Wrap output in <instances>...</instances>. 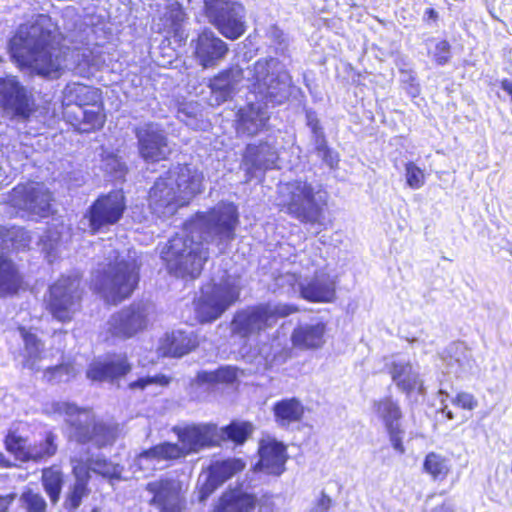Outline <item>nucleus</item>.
I'll return each instance as SVG.
<instances>
[{
    "label": "nucleus",
    "instance_id": "f257e3e1",
    "mask_svg": "<svg viewBox=\"0 0 512 512\" xmlns=\"http://www.w3.org/2000/svg\"><path fill=\"white\" fill-rule=\"evenodd\" d=\"M65 35L52 24L36 21L21 26L9 42V52L20 68H31L37 75L58 79L69 54Z\"/></svg>",
    "mask_w": 512,
    "mask_h": 512
},
{
    "label": "nucleus",
    "instance_id": "f03ea898",
    "mask_svg": "<svg viewBox=\"0 0 512 512\" xmlns=\"http://www.w3.org/2000/svg\"><path fill=\"white\" fill-rule=\"evenodd\" d=\"M204 175L189 163H178L157 177L147 193V207L157 217L175 214L203 192Z\"/></svg>",
    "mask_w": 512,
    "mask_h": 512
},
{
    "label": "nucleus",
    "instance_id": "7ed1b4c3",
    "mask_svg": "<svg viewBox=\"0 0 512 512\" xmlns=\"http://www.w3.org/2000/svg\"><path fill=\"white\" fill-rule=\"evenodd\" d=\"M61 116L76 134L101 131L107 122V109L101 88L82 82H68L61 93Z\"/></svg>",
    "mask_w": 512,
    "mask_h": 512
},
{
    "label": "nucleus",
    "instance_id": "20e7f679",
    "mask_svg": "<svg viewBox=\"0 0 512 512\" xmlns=\"http://www.w3.org/2000/svg\"><path fill=\"white\" fill-rule=\"evenodd\" d=\"M209 248L189 234H174L160 252L167 272L177 278L195 280L209 260Z\"/></svg>",
    "mask_w": 512,
    "mask_h": 512
},
{
    "label": "nucleus",
    "instance_id": "39448f33",
    "mask_svg": "<svg viewBox=\"0 0 512 512\" xmlns=\"http://www.w3.org/2000/svg\"><path fill=\"white\" fill-rule=\"evenodd\" d=\"M316 194L315 187L306 179L288 181L278 191V210L302 224L322 225L326 201L317 202Z\"/></svg>",
    "mask_w": 512,
    "mask_h": 512
},
{
    "label": "nucleus",
    "instance_id": "423d86ee",
    "mask_svg": "<svg viewBox=\"0 0 512 512\" xmlns=\"http://www.w3.org/2000/svg\"><path fill=\"white\" fill-rule=\"evenodd\" d=\"M140 281V264L135 259L115 257L96 277V289L105 302L118 305L129 299Z\"/></svg>",
    "mask_w": 512,
    "mask_h": 512
},
{
    "label": "nucleus",
    "instance_id": "0eeeda50",
    "mask_svg": "<svg viewBox=\"0 0 512 512\" xmlns=\"http://www.w3.org/2000/svg\"><path fill=\"white\" fill-rule=\"evenodd\" d=\"M84 288L80 275H61L47 289L44 309L60 323H70L82 309Z\"/></svg>",
    "mask_w": 512,
    "mask_h": 512
},
{
    "label": "nucleus",
    "instance_id": "6e6552de",
    "mask_svg": "<svg viewBox=\"0 0 512 512\" xmlns=\"http://www.w3.org/2000/svg\"><path fill=\"white\" fill-rule=\"evenodd\" d=\"M299 309L291 304L259 303L247 306L235 312L231 320V334L241 339L258 336L273 328L280 318L298 312Z\"/></svg>",
    "mask_w": 512,
    "mask_h": 512
},
{
    "label": "nucleus",
    "instance_id": "1a4fd4ad",
    "mask_svg": "<svg viewBox=\"0 0 512 512\" xmlns=\"http://www.w3.org/2000/svg\"><path fill=\"white\" fill-rule=\"evenodd\" d=\"M126 210L127 200L121 189L99 194L84 213L89 233L96 235L108 232L122 220Z\"/></svg>",
    "mask_w": 512,
    "mask_h": 512
},
{
    "label": "nucleus",
    "instance_id": "9d476101",
    "mask_svg": "<svg viewBox=\"0 0 512 512\" xmlns=\"http://www.w3.org/2000/svg\"><path fill=\"white\" fill-rule=\"evenodd\" d=\"M8 204L17 211L39 218H48L56 213L55 196L43 182L18 183L8 194Z\"/></svg>",
    "mask_w": 512,
    "mask_h": 512
},
{
    "label": "nucleus",
    "instance_id": "9b49d317",
    "mask_svg": "<svg viewBox=\"0 0 512 512\" xmlns=\"http://www.w3.org/2000/svg\"><path fill=\"white\" fill-rule=\"evenodd\" d=\"M209 22L229 40H237L246 32L245 8L233 0H204Z\"/></svg>",
    "mask_w": 512,
    "mask_h": 512
},
{
    "label": "nucleus",
    "instance_id": "f8f14e48",
    "mask_svg": "<svg viewBox=\"0 0 512 512\" xmlns=\"http://www.w3.org/2000/svg\"><path fill=\"white\" fill-rule=\"evenodd\" d=\"M240 298V287L229 277L212 285L209 293L195 300L194 310L200 323H210L218 319L230 306Z\"/></svg>",
    "mask_w": 512,
    "mask_h": 512
},
{
    "label": "nucleus",
    "instance_id": "ddd939ff",
    "mask_svg": "<svg viewBox=\"0 0 512 512\" xmlns=\"http://www.w3.org/2000/svg\"><path fill=\"white\" fill-rule=\"evenodd\" d=\"M149 325V308L143 301H134L113 313L106 323L111 339L126 340L142 333Z\"/></svg>",
    "mask_w": 512,
    "mask_h": 512
},
{
    "label": "nucleus",
    "instance_id": "4468645a",
    "mask_svg": "<svg viewBox=\"0 0 512 512\" xmlns=\"http://www.w3.org/2000/svg\"><path fill=\"white\" fill-rule=\"evenodd\" d=\"M133 133L137 140L140 158L146 163L167 161L173 152L168 133L155 122H146L136 126Z\"/></svg>",
    "mask_w": 512,
    "mask_h": 512
},
{
    "label": "nucleus",
    "instance_id": "2eb2a0df",
    "mask_svg": "<svg viewBox=\"0 0 512 512\" xmlns=\"http://www.w3.org/2000/svg\"><path fill=\"white\" fill-rule=\"evenodd\" d=\"M150 494L149 505L158 512H185L187 501L180 481L169 477H160L145 485Z\"/></svg>",
    "mask_w": 512,
    "mask_h": 512
},
{
    "label": "nucleus",
    "instance_id": "dca6fc26",
    "mask_svg": "<svg viewBox=\"0 0 512 512\" xmlns=\"http://www.w3.org/2000/svg\"><path fill=\"white\" fill-rule=\"evenodd\" d=\"M373 409L382 422L392 448L399 454H404L405 430L402 427L403 411L397 400L392 396H384L373 402Z\"/></svg>",
    "mask_w": 512,
    "mask_h": 512
},
{
    "label": "nucleus",
    "instance_id": "f3484780",
    "mask_svg": "<svg viewBox=\"0 0 512 512\" xmlns=\"http://www.w3.org/2000/svg\"><path fill=\"white\" fill-rule=\"evenodd\" d=\"M172 432L183 446L187 456L207 448L218 447L217 424L215 423H190L174 426Z\"/></svg>",
    "mask_w": 512,
    "mask_h": 512
},
{
    "label": "nucleus",
    "instance_id": "a211bd4d",
    "mask_svg": "<svg viewBox=\"0 0 512 512\" xmlns=\"http://www.w3.org/2000/svg\"><path fill=\"white\" fill-rule=\"evenodd\" d=\"M0 105L4 111L21 119H28L36 110L33 95L13 79H0Z\"/></svg>",
    "mask_w": 512,
    "mask_h": 512
},
{
    "label": "nucleus",
    "instance_id": "6ab92c4d",
    "mask_svg": "<svg viewBox=\"0 0 512 512\" xmlns=\"http://www.w3.org/2000/svg\"><path fill=\"white\" fill-rule=\"evenodd\" d=\"M132 371V364L126 354L110 353L102 359L92 361L86 370V377L92 382L115 383Z\"/></svg>",
    "mask_w": 512,
    "mask_h": 512
},
{
    "label": "nucleus",
    "instance_id": "aec40b11",
    "mask_svg": "<svg viewBox=\"0 0 512 512\" xmlns=\"http://www.w3.org/2000/svg\"><path fill=\"white\" fill-rule=\"evenodd\" d=\"M69 427L79 444L94 443L98 448L112 445L118 437V425L93 420L90 423L69 421Z\"/></svg>",
    "mask_w": 512,
    "mask_h": 512
},
{
    "label": "nucleus",
    "instance_id": "412c9836",
    "mask_svg": "<svg viewBox=\"0 0 512 512\" xmlns=\"http://www.w3.org/2000/svg\"><path fill=\"white\" fill-rule=\"evenodd\" d=\"M209 219L221 239L231 241L235 238V230L239 225V212L235 204L222 203L218 208L197 212L193 221L205 224Z\"/></svg>",
    "mask_w": 512,
    "mask_h": 512
},
{
    "label": "nucleus",
    "instance_id": "4be33fe9",
    "mask_svg": "<svg viewBox=\"0 0 512 512\" xmlns=\"http://www.w3.org/2000/svg\"><path fill=\"white\" fill-rule=\"evenodd\" d=\"M228 51V45L207 29L194 40V56L203 68L214 67Z\"/></svg>",
    "mask_w": 512,
    "mask_h": 512
},
{
    "label": "nucleus",
    "instance_id": "5701e85b",
    "mask_svg": "<svg viewBox=\"0 0 512 512\" xmlns=\"http://www.w3.org/2000/svg\"><path fill=\"white\" fill-rule=\"evenodd\" d=\"M387 373L406 397L424 394V382L409 361H392L386 365Z\"/></svg>",
    "mask_w": 512,
    "mask_h": 512
},
{
    "label": "nucleus",
    "instance_id": "b1692460",
    "mask_svg": "<svg viewBox=\"0 0 512 512\" xmlns=\"http://www.w3.org/2000/svg\"><path fill=\"white\" fill-rule=\"evenodd\" d=\"M328 334L325 321L296 326L290 335L293 348L300 351H317L324 347Z\"/></svg>",
    "mask_w": 512,
    "mask_h": 512
},
{
    "label": "nucleus",
    "instance_id": "393cba45",
    "mask_svg": "<svg viewBox=\"0 0 512 512\" xmlns=\"http://www.w3.org/2000/svg\"><path fill=\"white\" fill-rule=\"evenodd\" d=\"M71 472L74 477V482L69 486L64 500V507L69 512L76 511L81 506L83 499L88 497L91 493L90 467L85 460H75Z\"/></svg>",
    "mask_w": 512,
    "mask_h": 512
},
{
    "label": "nucleus",
    "instance_id": "a878e982",
    "mask_svg": "<svg viewBox=\"0 0 512 512\" xmlns=\"http://www.w3.org/2000/svg\"><path fill=\"white\" fill-rule=\"evenodd\" d=\"M258 502L254 493L240 487H229L220 494L211 512H254Z\"/></svg>",
    "mask_w": 512,
    "mask_h": 512
},
{
    "label": "nucleus",
    "instance_id": "bb28decb",
    "mask_svg": "<svg viewBox=\"0 0 512 512\" xmlns=\"http://www.w3.org/2000/svg\"><path fill=\"white\" fill-rule=\"evenodd\" d=\"M258 453L256 469L274 476H279L284 472L288 456L287 448L283 443L276 440L262 442Z\"/></svg>",
    "mask_w": 512,
    "mask_h": 512
},
{
    "label": "nucleus",
    "instance_id": "cd10ccee",
    "mask_svg": "<svg viewBox=\"0 0 512 512\" xmlns=\"http://www.w3.org/2000/svg\"><path fill=\"white\" fill-rule=\"evenodd\" d=\"M199 346L197 335L182 330L166 333L160 340L159 352L164 357L181 358Z\"/></svg>",
    "mask_w": 512,
    "mask_h": 512
},
{
    "label": "nucleus",
    "instance_id": "c85d7f7f",
    "mask_svg": "<svg viewBox=\"0 0 512 512\" xmlns=\"http://www.w3.org/2000/svg\"><path fill=\"white\" fill-rule=\"evenodd\" d=\"M299 293L310 303H331L336 299V283L328 275L314 276L300 284Z\"/></svg>",
    "mask_w": 512,
    "mask_h": 512
},
{
    "label": "nucleus",
    "instance_id": "c756f323",
    "mask_svg": "<svg viewBox=\"0 0 512 512\" xmlns=\"http://www.w3.org/2000/svg\"><path fill=\"white\" fill-rule=\"evenodd\" d=\"M25 288L24 276L16 263L0 253V295L13 296Z\"/></svg>",
    "mask_w": 512,
    "mask_h": 512
},
{
    "label": "nucleus",
    "instance_id": "7c9ffc66",
    "mask_svg": "<svg viewBox=\"0 0 512 512\" xmlns=\"http://www.w3.org/2000/svg\"><path fill=\"white\" fill-rule=\"evenodd\" d=\"M272 412L275 422L280 427H289L303 421L306 408L299 398L290 397L276 401L272 406Z\"/></svg>",
    "mask_w": 512,
    "mask_h": 512
},
{
    "label": "nucleus",
    "instance_id": "2f4dec72",
    "mask_svg": "<svg viewBox=\"0 0 512 512\" xmlns=\"http://www.w3.org/2000/svg\"><path fill=\"white\" fill-rule=\"evenodd\" d=\"M17 331L22 338L24 349L27 352L23 358V367L35 371L37 370L38 361L44 357V342L31 328L19 325Z\"/></svg>",
    "mask_w": 512,
    "mask_h": 512
},
{
    "label": "nucleus",
    "instance_id": "473e14b6",
    "mask_svg": "<svg viewBox=\"0 0 512 512\" xmlns=\"http://www.w3.org/2000/svg\"><path fill=\"white\" fill-rule=\"evenodd\" d=\"M186 457L187 454L181 443H174L169 441H164L153 445L148 449L142 450L137 455L138 460L145 459L147 461L154 462H174Z\"/></svg>",
    "mask_w": 512,
    "mask_h": 512
},
{
    "label": "nucleus",
    "instance_id": "72a5a7b5",
    "mask_svg": "<svg viewBox=\"0 0 512 512\" xmlns=\"http://www.w3.org/2000/svg\"><path fill=\"white\" fill-rule=\"evenodd\" d=\"M254 426L249 421L233 420L223 427L217 426L218 447L223 443L231 442L235 446H242L253 434Z\"/></svg>",
    "mask_w": 512,
    "mask_h": 512
},
{
    "label": "nucleus",
    "instance_id": "f704fd0d",
    "mask_svg": "<svg viewBox=\"0 0 512 512\" xmlns=\"http://www.w3.org/2000/svg\"><path fill=\"white\" fill-rule=\"evenodd\" d=\"M266 122L261 109L250 103L239 111L237 129L247 136H255L265 128Z\"/></svg>",
    "mask_w": 512,
    "mask_h": 512
},
{
    "label": "nucleus",
    "instance_id": "c9c22d12",
    "mask_svg": "<svg viewBox=\"0 0 512 512\" xmlns=\"http://www.w3.org/2000/svg\"><path fill=\"white\" fill-rule=\"evenodd\" d=\"M186 20L187 15L183 7L177 2L170 3L166 6V10L160 18V32H164L171 37L182 38L183 25Z\"/></svg>",
    "mask_w": 512,
    "mask_h": 512
},
{
    "label": "nucleus",
    "instance_id": "e433bc0d",
    "mask_svg": "<svg viewBox=\"0 0 512 512\" xmlns=\"http://www.w3.org/2000/svg\"><path fill=\"white\" fill-rule=\"evenodd\" d=\"M31 236L22 227H0V246L11 252H22L30 248Z\"/></svg>",
    "mask_w": 512,
    "mask_h": 512
},
{
    "label": "nucleus",
    "instance_id": "4c0bfd02",
    "mask_svg": "<svg viewBox=\"0 0 512 512\" xmlns=\"http://www.w3.org/2000/svg\"><path fill=\"white\" fill-rule=\"evenodd\" d=\"M41 483L50 502L52 504L58 503L65 483V475L61 467L57 464H52L49 467L43 468Z\"/></svg>",
    "mask_w": 512,
    "mask_h": 512
},
{
    "label": "nucleus",
    "instance_id": "58836bf2",
    "mask_svg": "<svg viewBox=\"0 0 512 512\" xmlns=\"http://www.w3.org/2000/svg\"><path fill=\"white\" fill-rule=\"evenodd\" d=\"M245 467L246 463L243 459L233 457L211 463L208 468V473L217 480L220 485H223L233 476L241 473Z\"/></svg>",
    "mask_w": 512,
    "mask_h": 512
},
{
    "label": "nucleus",
    "instance_id": "ea45409f",
    "mask_svg": "<svg viewBox=\"0 0 512 512\" xmlns=\"http://www.w3.org/2000/svg\"><path fill=\"white\" fill-rule=\"evenodd\" d=\"M422 470L424 473L428 474L432 480L442 482L448 477L451 466L448 458L432 451L426 454L423 460Z\"/></svg>",
    "mask_w": 512,
    "mask_h": 512
},
{
    "label": "nucleus",
    "instance_id": "a19ab883",
    "mask_svg": "<svg viewBox=\"0 0 512 512\" xmlns=\"http://www.w3.org/2000/svg\"><path fill=\"white\" fill-rule=\"evenodd\" d=\"M78 374L75 363L72 360L63 361L56 365L48 366L42 371V379L48 384L69 382Z\"/></svg>",
    "mask_w": 512,
    "mask_h": 512
},
{
    "label": "nucleus",
    "instance_id": "79ce46f5",
    "mask_svg": "<svg viewBox=\"0 0 512 512\" xmlns=\"http://www.w3.org/2000/svg\"><path fill=\"white\" fill-rule=\"evenodd\" d=\"M4 447L16 460L21 462H30L31 445L28 443V438L23 437L17 431H8L5 435Z\"/></svg>",
    "mask_w": 512,
    "mask_h": 512
},
{
    "label": "nucleus",
    "instance_id": "37998d69",
    "mask_svg": "<svg viewBox=\"0 0 512 512\" xmlns=\"http://www.w3.org/2000/svg\"><path fill=\"white\" fill-rule=\"evenodd\" d=\"M30 447V461L39 462L49 459L57 453V436L52 431H47L41 441Z\"/></svg>",
    "mask_w": 512,
    "mask_h": 512
},
{
    "label": "nucleus",
    "instance_id": "c03bdc74",
    "mask_svg": "<svg viewBox=\"0 0 512 512\" xmlns=\"http://www.w3.org/2000/svg\"><path fill=\"white\" fill-rule=\"evenodd\" d=\"M85 462L89 465L90 472L92 471L105 479L113 480L120 478L118 465L105 457L91 458Z\"/></svg>",
    "mask_w": 512,
    "mask_h": 512
},
{
    "label": "nucleus",
    "instance_id": "a18cd8bd",
    "mask_svg": "<svg viewBox=\"0 0 512 512\" xmlns=\"http://www.w3.org/2000/svg\"><path fill=\"white\" fill-rule=\"evenodd\" d=\"M51 413L57 415L76 416L84 414L86 416H93L92 407H80L73 402L56 401L50 405Z\"/></svg>",
    "mask_w": 512,
    "mask_h": 512
},
{
    "label": "nucleus",
    "instance_id": "49530a36",
    "mask_svg": "<svg viewBox=\"0 0 512 512\" xmlns=\"http://www.w3.org/2000/svg\"><path fill=\"white\" fill-rule=\"evenodd\" d=\"M20 500L26 512H46L47 504L44 497L32 489L24 490Z\"/></svg>",
    "mask_w": 512,
    "mask_h": 512
},
{
    "label": "nucleus",
    "instance_id": "de8ad7c7",
    "mask_svg": "<svg viewBox=\"0 0 512 512\" xmlns=\"http://www.w3.org/2000/svg\"><path fill=\"white\" fill-rule=\"evenodd\" d=\"M406 183L412 189H419L425 184V173L414 162L409 161L405 164Z\"/></svg>",
    "mask_w": 512,
    "mask_h": 512
},
{
    "label": "nucleus",
    "instance_id": "09e8293b",
    "mask_svg": "<svg viewBox=\"0 0 512 512\" xmlns=\"http://www.w3.org/2000/svg\"><path fill=\"white\" fill-rule=\"evenodd\" d=\"M452 404L458 409L473 411L478 407L479 402L474 394L467 391H459L452 399Z\"/></svg>",
    "mask_w": 512,
    "mask_h": 512
},
{
    "label": "nucleus",
    "instance_id": "8fccbe9b",
    "mask_svg": "<svg viewBox=\"0 0 512 512\" xmlns=\"http://www.w3.org/2000/svg\"><path fill=\"white\" fill-rule=\"evenodd\" d=\"M220 486V483L208 473L206 479L196 486L198 501L205 502Z\"/></svg>",
    "mask_w": 512,
    "mask_h": 512
},
{
    "label": "nucleus",
    "instance_id": "3c124183",
    "mask_svg": "<svg viewBox=\"0 0 512 512\" xmlns=\"http://www.w3.org/2000/svg\"><path fill=\"white\" fill-rule=\"evenodd\" d=\"M434 62L439 66L446 65L451 59V45L443 39L436 43L432 56Z\"/></svg>",
    "mask_w": 512,
    "mask_h": 512
},
{
    "label": "nucleus",
    "instance_id": "603ef678",
    "mask_svg": "<svg viewBox=\"0 0 512 512\" xmlns=\"http://www.w3.org/2000/svg\"><path fill=\"white\" fill-rule=\"evenodd\" d=\"M216 382L233 384L238 377V368L233 366H221L216 370Z\"/></svg>",
    "mask_w": 512,
    "mask_h": 512
},
{
    "label": "nucleus",
    "instance_id": "864d4df0",
    "mask_svg": "<svg viewBox=\"0 0 512 512\" xmlns=\"http://www.w3.org/2000/svg\"><path fill=\"white\" fill-rule=\"evenodd\" d=\"M231 79V70L225 69L220 71L217 75H215L212 79V87L215 89H223L230 83Z\"/></svg>",
    "mask_w": 512,
    "mask_h": 512
},
{
    "label": "nucleus",
    "instance_id": "5fc2aeb1",
    "mask_svg": "<svg viewBox=\"0 0 512 512\" xmlns=\"http://www.w3.org/2000/svg\"><path fill=\"white\" fill-rule=\"evenodd\" d=\"M231 79V70L225 69L220 71L217 75H215L212 79V87L215 89H223L230 83Z\"/></svg>",
    "mask_w": 512,
    "mask_h": 512
},
{
    "label": "nucleus",
    "instance_id": "6e6d98bb",
    "mask_svg": "<svg viewBox=\"0 0 512 512\" xmlns=\"http://www.w3.org/2000/svg\"><path fill=\"white\" fill-rule=\"evenodd\" d=\"M216 371H200L197 373L196 380L200 384H217Z\"/></svg>",
    "mask_w": 512,
    "mask_h": 512
},
{
    "label": "nucleus",
    "instance_id": "4d7b16f0",
    "mask_svg": "<svg viewBox=\"0 0 512 512\" xmlns=\"http://www.w3.org/2000/svg\"><path fill=\"white\" fill-rule=\"evenodd\" d=\"M148 385H151L150 376L140 377L128 384V387L132 390L134 389H145Z\"/></svg>",
    "mask_w": 512,
    "mask_h": 512
},
{
    "label": "nucleus",
    "instance_id": "13d9d810",
    "mask_svg": "<svg viewBox=\"0 0 512 512\" xmlns=\"http://www.w3.org/2000/svg\"><path fill=\"white\" fill-rule=\"evenodd\" d=\"M150 382L159 386H168L171 383V377L164 374L150 376Z\"/></svg>",
    "mask_w": 512,
    "mask_h": 512
},
{
    "label": "nucleus",
    "instance_id": "bf43d9fd",
    "mask_svg": "<svg viewBox=\"0 0 512 512\" xmlns=\"http://www.w3.org/2000/svg\"><path fill=\"white\" fill-rule=\"evenodd\" d=\"M332 505V500L331 498L326 495L325 493H321L318 501H317V506L323 510V511H327Z\"/></svg>",
    "mask_w": 512,
    "mask_h": 512
},
{
    "label": "nucleus",
    "instance_id": "052dcab7",
    "mask_svg": "<svg viewBox=\"0 0 512 512\" xmlns=\"http://www.w3.org/2000/svg\"><path fill=\"white\" fill-rule=\"evenodd\" d=\"M292 357V350L290 348H282L275 355L274 359L279 362H286L288 359Z\"/></svg>",
    "mask_w": 512,
    "mask_h": 512
},
{
    "label": "nucleus",
    "instance_id": "680f3d73",
    "mask_svg": "<svg viewBox=\"0 0 512 512\" xmlns=\"http://www.w3.org/2000/svg\"><path fill=\"white\" fill-rule=\"evenodd\" d=\"M14 500V495L0 496V512H7Z\"/></svg>",
    "mask_w": 512,
    "mask_h": 512
},
{
    "label": "nucleus",
    "instance_id": "e2e57ef3",
    "mask_svg": "<svg viewBox=\"0 0 512 512\" xmlns=\"http://www.w3.org/2000/svg\"><path fill=\"white\" fill-rule=\"evenodd\" d=\"M423 19L425 22H437L439 19L438 12L434 8H427L424 12Z\"/></svg>",
    "mask_w": 512,
    "mask_h": 512
},
{
    "label": "nucleus",
    "instance_id": "0e129e2a",
    "mask_svg": "<svg viewBox=\"0 0 512 512\" xmlns=\"http://www.w3.org/2000/svg\"><path fill=\"white\" fill-rule=\"evenodd\" d=\"M432 512H456L452 504L448 501H443L441 504L436 506Z\"/></svg>",
    "mask_w": 512,
    "mask_h": 512
},
{
    "label": "nucleus",
    "instance_id": "69168bd1",
    "mask_svg": "<svg viewBox=\"0 0 512 512\" xmlns=\"http://www.w3.org/2000/svg\"><path fill=\"white\" fill-rule=\"evenodd\" d=\"M500 87L510 96L512 101V79H502L500 81Z\"/></svg>",
    "mask_w": 512,
    "mask_h": 512
},
{
    "label": "nucleus",
    "instance_id": "338daca9",
    "mask_svg": "<svg viewBox=\"0 0 512 512\" xmlns=\"http://www.w3.org/2000/svg\"><path fill=\"white\" fill-rule=\"evenodd\" d=\"M263 143H261L260 145H248L247 146V151L250 153V154H253V155H256L257 154V150L259 149L260 146H262Z\"/></svg>",
    "mask_w": 512,
    "mask_h": 512
},
{
    "label": "nucleus",
    "instance_id": "774afa93",
    "mask_svg": "<svg viewBox=\"0 0 512 512\" xmlns=\"http://www.w3.org/2000/svg\"><path fill=\"white\" fill-rule=\"evenodd\" d=\"M446 417L450 420L454 419V414L451 411L446 412Z\"/></svg>",
    "mask_w": 512,
    "mask_h": 512
}]
</instances>
